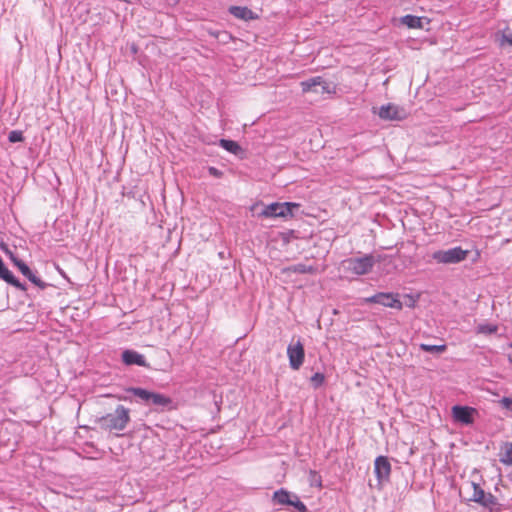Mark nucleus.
<instances>
[{"mask_svg":"<svg viewBox=\"0 0 512 512\" xmlns=\"http://www.w3.org/2000/svg\"><path fill=\"white\" fill-rule=\"evenodd\" d=\"M129 421V409L123 405H118L114 412L109 413L98 420L101 428L108 431H122L126 428Z\"/></svg>","mask_w":512,"mask_h":512,"instance_id":"f257e3e1","label":"nucleus"},{"mask_svg":"<svg viewBox=\"0 0 512 512\" xmlns=\"http://www.w3.org/2000/svg\"><path fill=\"white\" fill-rule=\"evenodd\" d=\"M469 254L468 250H464L461 247H453L447 250H438L432 254V258L439 264H457L464 261Z\"/></svg>","mask_w":512,"mask_h":512,"instance_id":"f03ea898","label":"nucleus"},{"mask_svg":"<svg viewBox=\"0 0 512 512\" xmlns=\"http://www.w3.org/2000/svg\"><path fill=\"white\" fill-rule=\"evenodd\" d=\"M466 486L472 490V494L469 497V501L475 502L490 510H492L497 505V498L491 493H486L474 481H468L466 483Z\"/></svg>","mask_w":512,"mask_h":512,"instance_id":"7ed1b4c3","label":"nucleus"},{"mask_svg":"<svg viewBox=\"0 0 512 512\" xmlns=\"http://www.w3.org/2000/svg\"><path fill=\"white\" fill-rule=\"evenodd\" d=\"M379 260L372 254H365L361 257L348 259L346 261L347 269L356 275H365L373 269L375 263Z\"/></svg>","mask_w":512,"mask_h":512,"instance_id":"20e7f679","label":"nucleus"},{"mask_svg":"<svg viewBox=\"0 0 512 512\" xmlns=\"http://www.w3.org/2000/svg\"><path fill=\"white\" fill-rule=\"evenodd\" d=\"M299 204L292 202H284V203H271L262 210L261 216L266 218H275V217H287L293 215V210L298 208Z\"/></svg>","mask_w":512,"mask_h":512,"instance_id":"39448f33","label":"nucleus"},{"mask_svg":"<svg viewBox=\"0 0 512 512\" xmlns=\"http://www.w3.org/2000/svg\"><path fill=\"white\" fill-rule=\"evenodd\" d=\"M365 303H376L384 307L402 310L403 303L398 293L379 292L364 299Z\"/></svg>","mask_w":512,"mask_h":512,"instance_id":"423d86ee","label":"nucleus"},{"mask_svg":"<svg viewBox=\"0 0 512 512\" xmlns=\"http://www.w3.org/2000/svg\"><path fill=\"white\" fill-rule=\"evenodd\" d=\"M373 113L377 114L383 120H403L408 116V112L404 107L393 103L382 105L379 108L373 107Z\"/></svg>","mask_w":512,"mask_h":512,"instance_id":"0eeeda50","label":"nucleus"},{"mask_svg":"<svg viewBox=\"0 0 512 512\" xmlns=\"http://www.w3.org/2000/svg\"><path fill=\"white\" fill-rule=\"evenodd\" d=\"M287 356L289 359V365L293 370H298L303 362L305 357L304 346L300 340H297L295 343H290L287 347Z\"/></svg>","mask_w":512,"mask_h":512,"instance_id":"6e6552de","label":"nucleus"},{"mask_svg":"<svg viewBox=\"0 0 512 512\" xmlns=\"http://www.w3.org/2000/svg\"><path fill=\"white\" fill-rule=\"evenodd\" d=\"M374 473L376 475L378 486L382 487L390 479L391 464L387 457L378 456L374 461Z\"/></svg>","mask_w":512,"mask_h":512,"instance_id":"1a4fd4ad","label":"nucleus"},{"mask_svg":"<svg viewBox=\"0 0 512 512\" xmlns=\"http://www.w3.org/2000/svg\"><path fill=\"white\" fill-rule=\"evenodd\" d=\"M476 409L468 406L456 405L452 407V415L455 421L469 425L473 423V415Z\"/></svg>","mask_w":512,"mask_h":512,"instance_id":"9d476101","label":"nucleus"},{"mask_svg":"<svg viewBox=\"0 0 512 512\" xmlns=\"http://www.w3.org/2000/svg\"><path fill=\"white\" fill-rule=\"evenodd\" d=\"M228 12L233 15L235 18L250 21L256 20L259 18L258 14L249 9L246 6H230L228 8Z\"/></svg>","mask_w":512,"mask_h":512,"instance_id":"9b49d317","label":"nucleus"},{"mask_svg":"<svg viewBox=\"0 0 512 512\" xmlns=\"http://www.w3.org/2000/svg\"><path fill=\"white\" fill-rule=\"evenodd\" d=\"M16 267L19 269V271L35 286L39 287L40 289H45L47 286V283L42 281L30 268L25 262H16Z\"/></svg>","mask_w":512,"mask_h":512,"instance_id":"f8f14e48","label":"nucleus"},{"mask_svg":"<svg viewBox=\"0 0 512 512\" xmlns=\"http://www.w3.org/2000/svg\"><path fill=\"white\" fill-rule=\"evenodd\" d=\"M122 361L126 365H138L142 367L147 366L145 357L142 354L133 350H125L122 353Z\"/></svg>","mask_w":512,"mask_h":512,"instance_id":"ddd939ff","label":"nucleus"},{"mask_svg":"<svg viewBox=\"0 0 512 512\" xmlns=\"http://www.w3.org/2000/svg\"><path fill=\"white\" fill-rule=\"evenodd\" d=\"M161 408H171L172 399L164 394L152 392L149 405Z\"/></svg>","mask_w":512,"mask_h":512,"instance_id":"4468645a","label":"nucleus"},{"mask_svg":"<svg viewBox=\"0 0 512 512\" xmlns=\"http://www.w3.org/2000/svg\"><path fill=\"white\" fill-rule=\"evenodd\" d=\"M300 85H301L302 91L304 93H307V92L318 93L319 92L318 87H319V85H322V77H320V76L312 77L310 79L302 81L300 83Z\"/></svg>","mask_w":512,"mask_h":512,"instance_id":"2eb2a0df","label":"nucleus"},{"mask_svg":"<svg viewBox=\"0 0 512 512\" xmlns=\"http://www.w3.org/2000/svg\"><path fill=\"white\" fill-rule=\"evenodd\" d=\"M293 495L290 492L279 489L273 494V502L278 505H290L292 503Z\"/></svg>","mask_w":512,"mask_h":512,"instance_id":"dca6fc26","label":"nucleus"},{"mask_svg":"<svg viewBox=\"0 0 512 512\" xmlns=\"http://www.w3.org/2000/svg\"><path fill=\"white\" fill-rule=\"evenodd\" d=\"M126 391L129 393H132L134 396L139 398V400L144 405H147V406L149 405L152 391H149V390H146V389L140 388V387H130V388L126 389Z\"/></svg>","mask_w":512,"mask_h":512,"instance_id":"f3484780","label":"nucleus"},{"mask_svg":"<svg viewBox=\"0 0 512 512\" xmlns=\"http://www.w3.org/2000/svg\"><path fill=\"white\" fill-rule=\"evenodd\" d=\"M401 23L408 28H423V18L414 15H405L401 18Z\"/></svg>","mask_w":512,"mask_h":512,"instance_id":"a211bd4d","label":"nucleus"},{"mask_svg":"<svg viewBox=\"0 0 512 512\" xmlns=\"http://www.w3.org/2000/svg\"><path fill=\"white\" fill-rule=\"evenodd\" d=\"M500 461L512 465V442H506L501 446Z\"/></svg>","mask_w":512,"mask_h":512,"instance_id":"6ab92c4d","label":"nucleus"},{"mask_svg":"<svg viewBox=\"0 0 512 512\" xmlns=\"http://www.w3.org/2000/svg\"><path fill=\"white\" fill-rule=\"evenodd\" d=\"M219 145L226 151L237 155L241 151L239 144L233 140L221 139Z\"/></svg>","mask_w":512,"mask_h":512,"instance_id":"aec40b11","label":"nucleus"},{"mask_svg":"<svg viewBox=\"0 0 512 512\" xmlns=\"http://www.w3.org/2000/svg\"><path fill=\"white\" fill-rule=\"evenodd\" d=\"M420 349L429 353H443L446 350V345L421 344Z\"/></svg>","mask_w":512,"mask_h":512,"instance_id":"412c9836","label":"nucleus"},{"mask_svg":"<svg viewBox=\"0 0 512 512\" xmlns=\"http://www.w3.org/2000/svg\"><path fill=\"white\" fill-rule=\"evenodd\" d=\"M497 326L493 324H480L477 327V332L482 334H493L497 332Z\"/></svg>","mask_w":512,"mask_h":512,"instance_id":"4be33fe9","label":"nucleus"},{"mask_svg":"<svg viewBox=\"0 0 512 512\" xmlns=\"http://www.w3.org/2000/svg\"><path fill=\"white\" fill-rule=\"evenodd\" d=\"M290 505L293 506L299 512H307L306 505L302 501H300L297 495H293L292 503Z\"/></svg>","mask_w":512,"mask_h":512,"instance_id":"5701e85b","label":"nucleus"},{"mask_svg":"<svg viewBox=\"0 0 512 512\" xmlns=\"http://www.w3.org/2000/svg\"><path fill=\"white\" fill-rule=\"evenodd\" d=\"M500 44L502 46L505 44L512 46V31L511 30L507 29L502 33Z\"/></svg>","mask_w":512,"mask_h":512,"instance_id":"b1692460","label":"nucleus"},{"mask_svg":"<svg viewBox=\"0 0 512 512\" xmlns=\"http://www.w3.org/2000/svg\"><path fill=\"white\" fill-rule=\"evenodd\" d=\"M324 380H325V377L322 373H315L312 377H311V383L313 384V386L315 388H318L320 387L323 383H324Z\"/></svg>","mask_w":512,"mask_h":512,"instance_id":"393cba45","label":"nucleus"},{"mask_svg":"<svg viewBox=\"0 0 512 512\" xmlns=\"http://www.w3.org/2000/svg\"><path fill=\"white\" fill-rule=\"evenodd\" d=\"M10 142H19L23 140L22 131L21 130H12L8 137Z\"/></svg>","mask_w":512,"mask_h":512,"instance_id":"a878e982","label":"nucleus"},{"mask_svg":"<svg viewBox=\"0 0 512 512\" xmlns=\"http://www.w3.org/2000/svg\"><path fill=\"white\" fill-rule=\"evenodd\" d=\"M318 89H319V92H318L319 94H325V93L330 94V93L334 92V90L331 88L330 83H327L323 79H322V85H319Z\"/></svg>","mask_w":512,"mask_h":512,"instance_id":"bb28decb","label":"nucleus"},{"mask_svg":"<svg viewBox=\"0 0 512 512\" xmlns=\"http://www.w3.org/2000/svg\"><path fill=\"white\" fill-rule=\"evenodd\" d=\"M500 404L503 408L509 410V411H512V398H509V397H503L501 400H500Z\"/></svg>","mask_w":512,"mask_h":512,"instance_id":"cd10ccee","label":"nucleus"},{"mask_svg":"<svg viewBox=\"0 0 512 512\" xmlns=\"http://www.w3.org/2000/svg\"><path fill=\"white\" fill-rule=\"evenodd\" d=\"M208 172L211 176L216 178H221L223 176V172L213 166L208 168Z\"/></svg>","mask_w":512,"mask_h":512,"instance_id":"c85d7f7f","label":"nucleus"},{"mask_svg":"<svg viewBox=\"0 0 512 512\" xmlns=\"http://www.w3.org/2000/svg\"><path fill=\"white\" fill-rule=\"evenodd\" d=\"M5 252L9 255L11 261L13 262V264L16 266V262H23L22 260H20L19 258H17L11 251H9L8 249H5Z\"/></svg>","mask_w":512,"mask_h":512,"instance_id":"c756f323","label":"nucleus"},{"mask_svg":"<svg viewBox=\"0 0 512 512\" xmlns=\"http://www.w3.org/2000/svg\"><path fill=\"white\" fill-rule=\"evenodd\" d=\"M415 305V301L412 299L411 301H409V307H414Z\"/></svg>","mask_w":512,"mask_h":512,"instance_id":"7c9ffc66","label":"nucleus"},{"mask_svg":"<svg viewBox=\"0 0 512 512\" xmlns=\"http://www.w3.org/2000/svg\"><path fill=\"white\" fill-rule=\"evenodd\" d=\"M415 305V301L412 299L411 301H409V307H414Z\"/></svg>","mask_w":512,"mask_h":512,"instance_id":"2f4dec72","label":"nucleus"},{"mask_svg":"<svg viewBox=\"0 0 512 512\" xmlns=\"http://www.w3.org/2000/svg\"><path fill=\"white\" fill-rule=\"evenodd\" d=\"M511 361H512V358H511Z\"/></svg>","mask_w":512,"mask_h":512,"instance_id":"473e14b6","label":"nucleus"}]
</instances>
